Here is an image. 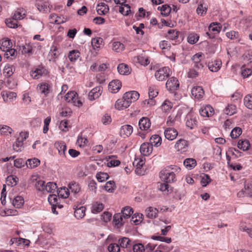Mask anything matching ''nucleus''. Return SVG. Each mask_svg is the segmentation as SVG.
I'll use <instances>...</instances> for the list:
<instances>
[{"mask_svg":"<svg viewBox=\"0 0 252 252\" xmlns=\"http://www.w3.org/2000/svg\"><path fill=\"white\" fill-rule=\"evenodd\" d=\"M160 179L167 183H172L176 181L175 174L171 171L169 168L162 170L159 173Z\"/></svg>","mask_w":252,"mask_h":252,"instance_id":"obj_1","label":"nucleus"},{"mask_svg":"<svg viewBox=\"0 0 252 252\" xmlns=\"http://www.w3.org/2000/svg\"><path fill=\"white\" fill-rule=\"evenodd\" d=\"M64 99L68 103H72L74 106L80 107L82 102L79 99L78 94L75 91L68 92L65 95Z\"/></svg>","mask_w":252,"mask_h":252,"instance_id":"obj_2","label":"nucleus"},{"mask_svg":"<svg viewBox=\"0 0 252 252\" xmlns=\"http://www.w3.org/2000/svg\"><path fill=\"white\" fill-rule=\"evenodd\" d=\"M171 72L169 67L164 66L157 70L155 73V76L157 80L162 81L165 80L169 76Z\"/></svg>","mask_w":252,"mask_h":252,"instance_id":"obj_3","label":"nucleus"},{"mask_svg":"<svg viewBox=\"0 0 252 252\" xmlns=\"http://www.w3.org/2000/svg\"><path fill=\"white\" fill-rule=\"evenodd\" d=\"M221 29V24L219 23H212L208 27L209 32H206V34L209 38H214V34L219 33Z\"/></svg>","mask_w":252,"mask_h":252,"instance_id":"obj_4","label":"nucleus"},{"mask_svg":"<svg viewBox=\"0 0 252 252\" xmlns=\"http://www.w3.org/2000/svg\"><path fill=\"white\" fill-rule=\"evenodd\" d=\"M180 84L178 80L175 77H170L166 83V87L171 92H174L179 88Z\"/></svg>","mask_w":252,"mask_h":252,"instance_id":"obj_5","label":"nucleus"},{"mask_svg":"<svg viewBox=\"0 0 252 252\" xmlns=\"http://www.w3.org/2000/svg\"><path fill=\"white\" fill-rule=\"evenodd\" d=\"M189 145L188 141L180 139L176 141L174 147L177 151L183 153L188 151Z\"/></svg>","mask_w":252,"mask_h":252,"instance_id":"obj_6","label":"nucleus"},{"mask_svg":"<svg viewBox=\"0 0 252 252\" xmlns=\"http://www.w3.org/2000/svg\"><path fill=\"white\" fill-rule=\"evenodd\" d=\"M123 97L127 102L128 101L129 105H130L132 102L136 101L139 98V94L136 91H129L126 93Z\"/></svg>","mask_w":252,"mask_h":252,"instance_id":"obj_7","label":"nucleus"},{"mask_svg":"<svg viewBox=\"0 0 252 252\" xmlns=\"http://www.w3.org/2000/svg\"><path fill=\"white\" fill-rule=\"evenodd\" d=\"M164 134L167 139L172 141L177 137L178 132L175 128L168 127L165 129Z\"/></svg>","mask_w":252,"mask_h":252,"instance_id":"obj_8","label":"nucleus"},{"mask_svg":"<svg viewBox=\"0 0 252 252\" xmlns=\"http://www.w3.org/2000/svg\"><path fill=\"white\" fill-rule=\"evenodd\" d=\"M153 151V146L150 143H143L140 147V152L144 156H149Z\"/></svg>","mask_w":252,"mask_h":252,"instance_id":"obj_9","label":"nucleus"},{"mask_svg":"<svg viewBox=\"0 0 252 252\" xmlns=\"http://www.w3.org/2000/svg\"><path fill=\"white\" fill-rule=\"evenodd\" d=\"M199 113L202 117H209L214 114V109L210 105L202 106L199 109Z\"/></svg>","mask_w":252,"mask_h":252,"instance_id":"obj_10","label":"nucleus"},{"mask_svg":"<svg viewBox=\"0 0 252 252\" xmlns=\"http://www.w3.org/2000/svg\"><path fill=\"white\" fill-rule=\"evenodd\" d=\"M122 87V83L119 80H114L111 81L108 85V90L112 93H116Z\"/></svg>","mask_w":252,"mask_h":252,"instance_id":"obj_11","label":"nucleus"},{"mask_svg":"<svg viewBox=\"0 0 252 252\" xmlns=\"http://www.w3.org/2000/svg\"><path fill=\"white\" fill-rule=\"evenodd\" d=\"M132 132L133 127L129 125L122 126L120 130V134L124 138L129 136Z\"/></svg>","mask_w":252,"mask_h":252,"instance_id":"obj_12","label":"nucleus"},{"mask_svg":"<svg viewBox=\"0 0 252 252\" xmlns=\"http://www.w3.org/2000/svg\"><path fill=\"white\" fill-rule=\"evenodd\" d=\"M102 88L98 86L93 89L89 93V99L92 101L97 98L101 94Z\"/></svg>","mask_w":252,"mask_h":252,"instance_id":"obj_13","label":"nucleus"},{"mask_svg":"<svg viewBox=\"0 0 252 252\" xmlns=\"http://www.w3.org/2000/svg\"><path fill=\"white\" fill-rule=\"evenodd\" d=\"M55 147L58 149L60 156L62 158H65L66 152V146L65 143L62 141L56 142L55 143Z\"/></svg>","mask_w":252,"mask_h":252,"instance_id":"obj_14","label":"nucleus"},{"mask_svg":"<svg viewBox=\"0 0 252 252\" xmlns=\"http://www.w3.org/2000/svg\"><path fill=\"white\" fill-rule=\"evenodd\" d=\"M208 4L205 1H200L196 10V13L201 16H204L208 10Z\"/></svg>","mask_w":252,"mask_h":252,"instance_id":"obj_15","label":"nucleus"},{"mask_svg":"<svg viewBox=\"0 0 252 252\" xmlns=\"http://www.w3.org/2000/svg\"><path fill=\"white\" fill-rule=\"evenodd\" d=\"M46 69L42 66H39L31 71V76L34 79L40 78L46 72Z\"/></svg>","mask_w":252,"mask_h":252,"instance_id":"obj_16","label":"nucleus"},{"mask_svg":"<svg viewBox=\"0 0 252 252\" xmlns=\"http://www.w3.org/2000/svg\"><path fill=\"white\" fill-rule=\"evenodd\" d=\"M139 126L142 130H147L151 126V122L147 117H142L139 121Z\"/></svg>","mask_w":252,"mask_h":252,"instance_id":"obj_17","label":"nucleus"},{"mask_svg":"<svg viewBox=\"0 0 252 252\" xmlns=\"http://www.w3.org/2000/svg\"><path fill=\"white\" fill-rule=\"evenodd\" d=\"M12 47V42L8 38H3L0 40V49L5 52Z\"/></svg>","mask_w":252,"mask_h":252,"instance_id":"obj_18","label":"nucleus"},{"mask_svg":"<svg viewBox=\"0 0 252 252\" xmlns=\"http://www.w3.org/2000/svg\"><path fill=\"white\" fill-rule=\"evenodd\" d=\"M222 64L221 61L220 60H216L209 62L208 67L212 72H217L220 68Z\"/></svg>","mask_w":252,"mask_h":252,"instance_id":"obj_19","label":"nucleus"},{"mask_svg":"<svg viewBox=\"0 0 252 252\" xmlns=\"http://www.w3.org/2000/svg\"><path fill=\"white\" fill-rule=\"evenodd\" d=\"M191 94L195 98L199 99L203 97L204 92L201 87L195 86L191 89Z\"/></svg>","mask_w":252,"mask_h":252,"instance_id":"obj_20","label":"nucleus"},{"mask_svg":"<svg viewBox=\"0 0 252 252\" xmlns=\"http://www.w3.org/2000/svg\"><path fill=\"white\" fill-rule=\"evenodd\" d=\"M123 216L124 215L122 212L115 214L114 215L113 222L115 225H117L118 227H120L123 225L126 220V218H124Z\"/></svg>","mask_w":252,"mask_h":252,"instance_id":"obj_21","label":"nucleus"},{"mask_svg":"<svg viewBox=\"0 0 252 252\" xmlns=\"http://www.w3.org/2000/svg\"><path fill=\"white\" fill-rule=\"evenodd\" d=\"M197 121L195 117L188 115L186 117V125L190 129H192L197 126Z\"/></svg>","mask_w":252,"mask_h":252,"instance_id":"obj_22","label":"nucleus"},{"mask_svg":"<svg viewBox=\"0 0 252 252\" xmlns=\"http://www.w3.org/2000/svg\"><path fill=\"white\" fill-rule=\"evenodd\" d=\"M115 108L119 110H123L130 106L129 102L123 97V98L117 100L115 103Z\"/></svg>","mask_w":252,"mask_h":252,"instance_id":"obj_23","label":"nucleus"},{"mask_svg":"<svg viewBox=\"0 0 252 252\" xmlns=\"http://www.w3.org/2000/svg\"><path fill=\"white\" fill-rule=\"evenodd\" d=\"M119 73L121 75H127L131 73L129 66L125 63L119 64L117 67Z\"/></svg>","mask_w":252,"mask_h":252,"instance_id":"obj_24","label":"nucleus"},{"mask_svg":"<svg viewBox=\"0 0 252 252\" xmlns=\"http://www.w3.org/2000/svg\"><path fill=\"white\" fill-rule=\"evenodd\" d=\"M158 210L156 208L149 207L145 210L146 217L149 219H155L158 216Z\"/></svg>","mask_w":252,"mask_h":252,"instance_id":"obj_25","label":"nucleus"},{"mask_svg":"<svg viewBox=\"0 0 252 252\" xmlns=\"http://www.w3.org/2000/svg\"><path fill=\"white\" fill-rule=\"evenodd\" d=\"M96 11L99 15H105L108 12L109 6L104 2H100L96 6Z\"/></svg>","mask_w":252,"mask_h":252,"instance_id":"obj_26","label":"nucleus"},{"mask_svg":"<svg viewBox=\"0 0 252 252\" xmlns=\"http://www.w3.org/2000/svg\"><path fill=\"white\" fill-rule=\"evenodd\" d=\"M37 89L40 93L46 95L50 92V86L48 84L43 83L38 85L37 87Z\"/></svg>","mask_w":252,"mask_h":252,"instance_id":"obj_27","label":"nucleus"},{"mask_svg":"<svg viewBox=\"0 0 252 252\" xmlns=\"http://www.w3.org/2000/svg\"><path fill=\"white\" fill-rule=\"evenodd\" d=\"M40 162V160L37 158H30L26 161V165L28 168L32 169L37 167Z\"/></svg>","mask_w":252,"mask_h":252,"instance_id":"obj_28","label":"nucleus"},{"mask_svg":"<svg viewBox=\"0 0 252 252\" xmlns=\"http://www.w3.org/2000/svg\"><path fill=\"white\" fill-rule=\"evenodd\" d=\"M107 164L109 167H115L118 166L120 164V161L119 160L115 159V156H109L106 157Z\"/></svg>","mask_w":252,"mask_h":252,"instance_id":"obj_29","label":"nucleus"},{"mask_svg":"<svg viewBox=\"0 0 252 252\" xmlns=\"http://www.w3.org/2000/svg\"><path fill=\"white\" fill-rule=\"evenodd\" d=\"M104 208L102 203L95 202L92 204L91 211L93 214H97L101 212Z\"/></svg>","mask_w":252,"mask_h":252,"instance_id":"obj_30","label":"nucleus"},{"mask_svg":"<svg viewBox=\"0 0 252 252\" xmlns=\"http://www.w3.org/2000/svg\"><path fill=\"white\" fill-rule=\"evenodd\" d=\"M74 216L77 219H82L85 215L86 208L84 206L74 208Z\"/></svg>","mask_w":252,"mask_h":252,"instance_id":"obj_31","label":"nucleus"},{"mask_svg":"<svg viewBox=\"0 0 252 252\" xmlns=\"http://www.w3.org/2000/svg\"><path fill=\"white\" fill-rule=\"evenodd\" d=\"M184 165L187 169L191 170L196 165V161L192 158H186L184 161Z\"/></svg>","mask_w":252,"mask_h":252,"instance_id":"obj_32","label":"nucleus"},{"mask_svg":"<svg viewBox=\"0 0 252 252\" xmlns=\"http://www.w3.org/2000/svg\"><path fill=\"white\" fill-rule=\"evenodd\" d=\"M250 146V143L248 140H240L237 144L238 148L244 151L248 150Z\"/></svg>","mask_w":252,"mask_h":252,"instance_id":"obj_33","label":"nucleus"},{"mask_svg":"<svg viewBox=\"0 0 252 252\" xmlns=\"http://www.w3.org/2000/svg\"><path fill=\"white\" fill-rule=\"evenodd\" d=\"M226 36L231 40H234L236 41H239L241 39V36L238 32L231 31L226 33Z\"/></svg>","mask_w":252,"mask_h":252,"instance_id":"obj_34","label":"nucleus"},{"mask_svg":"<svg viewBox=\"0 0 252 252\" xmlns=\"http://www.w3.org/2000/svg\"><path fill=\"white\" fill-rule=\"evenodd\" d=\"M24 203V200L21 196H17L14 197L12 201V204L15 208H20Z\"/></svg>","mask_w":252,"mask_h":252,"instance_id":"obj_35","label":"nucleus"},{"mask_svg":"<svg viewBox=\"0 0 252 252\" xmlns=\"http://www.w3.org/2000/svg\"><path fill=\"white\" fill-rule=\"evenodd\" d=\"M161 138L158 134H155L151 136L150 143L155 147H158L161 144Z\"/></svg>","mask_w":252,"mask_h":252,"instance_id":"obj_36","label":"nucleus"},{"mask_svg":"<svg viewBox=\"0 0 252 252\" xmlns=\"http://www.w3.org/2000/svg\"><path fill=\"white\" fill-rule=\"evenodd\" d=\"M20 50L23 54H28L29 56L33 54L32 45L31 44H26L20 47Z\"/></svg>","mask_w":252,"mask_h":252,"instance_id":"obj_37","label":"nucleus"},{"mask_svg":"<svg viewBox=\"0 0 252 252\" xmlns=\"http://www.w3.org/2000/svg\"><path fill=\"white\" fill-rule=\"evenodd\" d=\"M68 187V189L74 194L78 193L81 189L79 184L75 182H70Z\"/></svg>","mask_w":252,"mask_h":252,"instance_id":"obj_38","label":"nucleus"},{"mask_svg":"<svg viewBox=\"0 0 252 252\" xmlns=\"http://www.w3.org/2000/svg\"><path fill=\"white\" fill-rule=\"evenodd\" d=\"M80 53L77 50H73L69 52L68 57L71 62H75L80 57Z\"/></svg>","mask_w":252,"mask_h":252,"instance_id":"obj_39","label":"nucleus"},{"mask_svg":"<svg viewBox=\"0 0 252 252\" xmlns=\"http://www.w3.org/2000/svg\"><path fill=\"white\" fill-rule=\"evenodd\" d=\"M158 9L160 11L162 15L167 16L170 13L171 7L167 4H164L161 6H158Z\"/></svg>","mask_w":252,"mask_h":252,"instance_id":"obj_40","label":"nucleus"},{"mask_svg":"<svg viewBox=\"0 0 252 252\" xmlns=\"http://www.w3.org/2000/svg\"><path fill=\"white\" fill-rule=\"evenodd\" d=\"M122 213L123 214V217L126 220L129 219L133 213V210L132 208L129 206H126L123 208L121 211Z\"/></svg>","mask_w":252,"mask_h":252,"instance_id":"obj_41","label":"nucleus"},{"mask_svg":"<svg viewBox=\"0 0 252 252\" xmlns=\"http://www.w3.org/2000/svg\"><path fill=\"white\" fill-rule=\"evenodd\" d=\"M60 55V52L56 46H53L49 53V56L51 57L50 61L55 60L58 58Z\"/></svg>","mask_w":252,"mask_h":252,"instance_id":"obj_42","label":"nucleus"},{"mask_svg":"<svg viewBox=\"0 0 252 252\" xmlns=\"http://www.w3.org/2000/svg\"><path fill=\"white\" fill-rule=\"evenodd\" d=\"M59 200V198L56 195H50L48 197V201L51 205L56 207L58 206V207L61 208L62 206L58 204Z\"/></svg>","mask_w":252,"mask_h":252,"instance_id":"obj_43","label":"nucleus"},{"mask_svg":"<svg viewBox=\"0 0 252 252\" xmlns=\"http://www.w3.org/2000/svg\"><path fill=\"white\" fill-rule=\"evenodd\" d=\"M224 113L229 116L235 114L236 113V106L233 104H228L224 109Z\"/></svg>","mask_w":252,"mask_h":252,"instance_id":"obj_44","label":"nucleus"},{"mask_svg":"<svg viewBox=\"0 0 252 252\" xmlns=\"http://www.w3.org/2000/svg\"><path fill=\"white\" fill-rule=\"evenodd\" d=\"M130 11V7L127 4L124 3L123 5H121L119 8V12L125 16L128 15Z\"/></svg>","mask_w":252,"mask_h":252,"instance_id":"obj_45","label":"nucleus"},{"mask_svg":"<svg viewBox=\"0 0 252 252\" xmlns=\"http://www.w3.org/2000/svg\"><path fill=\"white\" fill-rule=\"evenodd\" d=\"M5 23L10 28H16L18 27V22L12 17L5 19Z\"/></svg>","mask_w":252,"mask_h":252,"instance_id":"obj_46","label":"nucleus"},{"mask_svg":"<svg viewBox=\"0 0 252 252\" xmlns=\"http://www.w3.org/2000/svg\"><path fill=\"white\" fill-rule=\"evenodd\" d=\"M120 245L123 248H128L131 247V241L128 238L124 237L119 241Z\"/></svg>","mask_w":252,"mask_h":252,"instance_id":"obj_47","label":"nucleus"},{"mask_svg":"<svg viewBox=\"0 0 252 252\" xmlns=\"http://www.w3.org/2000/svg\"><path fill=\"white\" fill-rule=\"evenodd\" d=\"M58 196L63 198H66L69 196V191L68 188L66 187L61 188L58 192Z\"/></svg>","mask_w":252,"mask_h":252,"instance_id":"obj_48","label":"nucleus"},{"mask_svg":"<svg viewBox=\"0 0 252 252\" xmlns=\"http://www.w3.org/2000/svg\"><path fill=\"white\" fill-rule=\"evenodd\" d=\"M105 189L108 192H113L116 189L115 183L113 181H109L106 182Z\"/></svg>","mask_w":252,"mask_h":252,"instance_id":"obj_49","label":"nucleus"},{"mask_svg":"<svg viewBox=\"0 0 252 252\" xmlns=\"http://www.w3.org/2000/svg\"><path fill=\"white\" fill-rule=\"evenodd\" d=\"M125 49L124 45L119 41L113 42L112 45V49L116 52H120Z\"/></svg>","mask_w":252,"mask_h":252,"instance_id":"obj_50","label":"nucleus"},{"mask_svg":"<svg viewBox=\"0 0 252 252\" xmlns=\"http://www.w3.org/2000/svg\"><path fill=\"white\" fill-rule=\"evenodd\" d=\"M23 12V10L22 9H18L15 11L12 17L17 21H18V20L23 19L25 16V13Z\"/></svg>","mask_w":252,"mask_h":252,"instance_id":"obj_51","label":"nucleus"},{"mask_svg":"<svg viewBox=\"0 0 252 252\" xmlns=\"http://www.w3.org/2000/svg\"><path fill=\"white\" fill-rule=\"evenodd\" d=\"M103 41L102 38L100 37L94 38L92 39V45L94 50L100 48V45Z\"/></svg>","mask_w":252,"mask_h":252,"instance_id":"obj_52","label":"nucleus"},{"mask_svg":"<svg viewBox=\"0 0 252 252\" xmlns=\"http://www.w3.org/2000/svg\"><path fill=\"white\" fill-rule=\"evenodd\" d=\"M12 129L9 126L3 125L0 126V134L6 135H10L12 133Z\"/></svg>","mask_w":252,"mask_h":252,"instance_id":"obj_53","label":"nucleus"},{"mask_svg":"<svg viewBox=\"0 0 252 252\" xmlns=\"http://www.w3.org/2000/svg\"><path fill=\"white\" fill-rule=\"evenodd\" d=\"M16 50L11 47L7 51H5L4 56L7 59H13L16 57Z\"/></svg>","mask_w":252,"mask_h":252,"instance_id":"obj_54","label":"nucleus"},{"mask_svg":"<svg viewBox=\"0 0 252 252\" xmlns=\"http://www.w3.org/2000/svg\"><path fill=\"white\" fill-rule=\"evenodd\" d=\"M13 68L14 67L10 64H6L3 69V73L5 76L9 77L11 76L13 73Z\"/></svg>","mask_w":252,"mask_h":252,"instance_id":"obj_55","label":"nucleus"},{"mask_svg":"<svg viewBox=\"0 0 252 252\" xmlns=\"http://www.w3.org/2000/svg\"><path fill=\"white\" fill-rule=\"evenodd\" d=\"M244 102L248 108L252 109V94L247 95L244 99Z\"/></svg>","mask_w":252,"mask_h":252,"instance_id":"obj_56","label":"nucleus"},{"mask_svg":"<svg viewBox=\"0 0 252 252\" xmlns=\"http://www.w3.org/2000/svg\"><path fill=\"white\" fill-rule=\"evenodd\" d=\"M96 177L99 182H103L107 180L109 178V176L107 173L99 172L96 175Z\"/></svg>","mask_w":252,"mask_h":252,"instance_id":"obj_57","label":"nucleus"},{"mask_svg":"<svg viewBox=\"0 0 252 252\" xmlns=\"http://www.w3.org/2000/svg\"><path fill=\"white\" fill-rule=\"evenodd\" d=\"M13 150L16 152H21L23 149V142L18 138L13 145Z\"/></svg>","mask_w":252,"mask_h":252,"instance_id":"obj_58","label":"nucleus"},{"mask_svg":"<svg viewBox=\"0 0 252 252\" xmlns=\"http://www.w3.org/2000/svg\"><path fill=\"white\" fill-rule=\"evenodd\" d=\"M242 133V129L239 127L234 128L230 133V136L233 139L238 137Z\"/></svg>","mask_w":252,"mask_h":252,"instance_id":"obj_59","label":"nucleus"},{"mask_svg":"<svg viewBox=\"0 0 252 252\" xmlns=\"http://www.w3.org/2000/svg\"><path fill=\"white\" fill-rule=\"evenodd\" d=\"M37 8L41 12H47L49 10V6L47 2L38 3Z\"/></svg>","mask_w":252,"mask_h":252,"instance_id":"obj_60","label":"nucleus"},{"mask_svg":"<svg viewBox=\"0 0 252 252\" xmlns=\"http://www.w3.org/2000/svg\"><path fill=\"white\" fill-rule=\"evenodd\" d=\"M241 75L244 78H247L252 74V70L251 68H245V65L241 67Z\"/></svg>","mask_w":252,"mask_h":252,"instance_id":"obj_61","label":"nucleus"},{"mask_svg":"<svg viewBox=\"0 0 252 252\" xmlns=\"http://www.w3.org/2000/svg\"><path fill=\"white\" fill-rule=\"evenodd\" d=\"M244 189L246 195L252 198V183H248L245 184Z\"/></svg>","mask_w":252,"mask_h":252,"instance_id":"obj_62","label":"nucleus"},{"mask_svg":"<svg viewBox=\"0 0 252 252\" xmlns=\"http://www.w3.org/2000/svg\"><path fill=\"white\" fill-rule=\"evenodd\" d=\"M161 109L164 112H168L172 108V103L168 101L165 100L161 106Z\"/></svg>","mask_w":252,"mask_h":252,"instance_id":"obj_63","label":"nucleus"},{"mask_svg":"<svg viewBox=\"0 0 252 252\" xmlns=\"http://www.w3.org/2000/svg\"><path fill=\"white\" fill-rule=\"evenodd\" d=\"M107 250L109 252H120V247L119 244L111 243L108 246Z\"/></svg>","mask_w":252,"mask_h":252,"instance_id":"obj_64","label":"nucleus"}]
</instances>
